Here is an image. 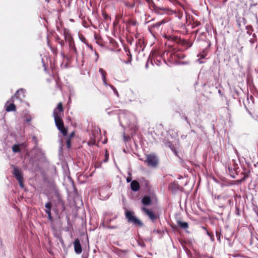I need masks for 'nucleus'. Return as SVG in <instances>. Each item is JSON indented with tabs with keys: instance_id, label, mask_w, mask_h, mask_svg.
Here are the masks:
<instances>
[{
	"instance_id": "1",
	"label": "nucleus",
	"mask_w": 258,
	"mask_h": 258,
	"mask_svg": "<svg viewBox=\"0 0 258 258\" xmlns=\"http://www.w3.org/2000/svg\"><path fill=\"white\" fill-rule=\"evenodd\" d=\"M118 119L121 126H127L134 134L138 130L137 119L136 116L130 112L121 111L118 114Z\"/></svg>"
},
{
	"instance_id": "2",
	"label": "nucleus",
	"mask_w": 258,
	"mask_h": 258,
	"mask_svg": "<svg viewBox=\"0 0 258 258\" xmlns=\"http://www.w3.org/2000/svg\"><path fill=\"white\" fill-rule=\"evenodd\" d=\"M64 35L66 40H68L69 42V54L67 55H66L64 53L61 52V55L63 57H66L67 59H70L74 56L77 58L78 54L72 37L71 36L70 34L66 32V31L64 32Z\"/></svg>"
},
{
	"instance_id": "3",
	"label": "nucleus",
	"mask_w": 258,
	"mask_h": 258,
	"mask_svg": "<svg viewBox=\"0 0 258 258\" xmlns=\"http://www.w3.org/2000/svg\"><path fill=\"white\" fill-rule=\"evenodd\" d=\"M55 125L57 129L61 133L63 136H65L67 135V130L64 127L63 122L61 119V116H59V114L57 116H53Z\"/></svg>"
},
{
	"instance_id": "4",
	"label": "nucleus",
	"mask_w": 258,
	"mask_h": 258,
	"mask_svg": "<svg viewBox=\"0 0 258 258\" xmlns=\"http://www.w3.org/2000/svg\"><path fill=\"white\" fill-rule=\"evenodd\" d=\"M125 215L128 222L132 223L133 224L138 225L139 226H142L143 225L142 222L134 215L133 212L126 211Z\"/></svg>"
},
{
	"instance_id": "5",
	"label": "nucleus",
	"mask_w": 258,
	"mask_h": 258,
	"mask_svg": "<svg viewBox=\"0 0 258 258\" xmlns=\"http://www.w3.org/2000/svg\"><path fill=\"white\" fill-rule=\"evenodd\" d=\"M25 93L26 90L24 89L21 88L19 89L15 94L14 96H12L11 99L7 101V103L9 102H14L15 101V99H17L20 101V102H23L24 99L25 97Z\"/></svg>"
},
{
	"instance_id": "6",
	"label": "nucleus",
	"mask_w": 258,
	"mask_h": 258,
	"mask_svg": "<svg viewBox=\"0 0 258 258\" xmlns=\"http://www.w3.org/2000/svg\"><path fill=\"white\" fill-rule=\"evenodd\" d=\"M145 162L148 165L152 167H156L158 166L159 160L157 156L154 154H148L146 156Z\"/></svg>"
},
{
	"instance_id": "7",
	"label": "nucleus",
	"mask_w": 258,
	"mask_h": 258,
	"mask_svg": "<svg viewBox=\"0 0 258 258\" xmlns=\"http://www.w3.org/2000/svg\"><path fill=\"white\" fill-rule=\"evenodd\" d=\"M155 12L158 14H161L160 11H162L164 14H171L173 11L168 8L154 6L153 7Z\"/></svg>"
},
{
	"instance_id": "8",
	"label": "nucleus",
	"mask_w": 258,
	"mask_h": 258,
	"mask_svg": "<svg viewBox=\"0 0 258 258\" xmlns=\"http://www.w3.org/2000/svg\"><path fill=\"white\" fill-rule=\"evenodd\" d=\"M11 167L13 169L12 173L15 176L17 180L23 179V177L21 170L15 165H12Z\"/></svg>"
},
{
	"instance_id": "9",
	"label": "nucleus",
	"mask_w": 258,
	"mask_h": 258,
	"mask_svg": "<svg viewBox=\"0 0 258 258\" xmlns=\"http://www.w3.org/2000/svg\"><path fill=\"white\" fill-rule=\"evenodd\" d=\"M142 211L148 216L152 221H154L155 220L157 219V216L152 211L145 207L142 208Z\"/></svg>"
},
{
	"instance_id": "10",
	"label": "nucleus",
	"mask_w": 258,
	"mask_h": 258,
	"mask_svg": "<svg viewBox=\"0 0 258 258\" xmlns=\"http://www.w3.org/2000/svg\"><path fill=\"white\" fill-rule=\"evenodd\" d=\"M63 109L62 104L59 102L57 106V107L54 110L53 115V116H57L59 113V116H62L63 114Z\"/></svg>"
},
{
	"instance_id": "11",
	"label": "nucleus",
	"mask_w": 258,
	"mask_h": 258,
	"mask_svg": "<svg viewBox=\"0 0 258 258\" xmlns=\"http://www.w3.org/2000/svg\"><path fill=\"white\" fill-rule=\"evenodd\" d=\"M238 165L235 163L234 160L230 162V165L228 166V170L230 173H234V172H237L238 169Z\"/></svg>"
},
{
	"instance_id": "12",
	"label": "nucleus",
	"mask_w": 258,
	"mask_h": 258,
	"mask_svg": "<svg viewBox=\"0 0 258 258\" xmlns=\"http://www.w3.org/2000/svg\"><path fill=\"white\" fill-rule=\"evenodd\" d=\"M74 245L75 252L77 254H80L82 251V249L80 240L78 239H75Z\"/></svg>"
},
{
	"instance_id": "13",
	"label": "nucleus",
	"mask_w": 258,
	"mask_h": 258,
	"mask_svg": "<svg viewBox=\"0 0 258 258\" xmlns=\"http://www.w3.org/2000/svg\"><path fill=\"white\" fill-rule=\"evenodd\" d=\"M32 151L35 153V157H43L44 155V152L41 148L36 146L32 150Z\"/></svg>"
},
{
	"instance_id": "14",
	"label": "nucleus",
	"mask_w": 258,
	"mask_h": 258,
	"mask_svg": "<svg viewBox=\"0 0 258 258\" xmlns=\"http://www.w3.org/2000/svg\"><path fill=\"white\" fill-rule=\"evenodd\" d=\"M131 188L134 191H138L140 188V184L137 180H133L131 183Z\"/></svg>"
},
{
	"instance_id": "15",
	"label": "nucleus",
	"mask_w": 258,
	"mask_h": 258,
	"mask_svg": "<svg viewBox=\"0 0 258 258\" xmlns=\"http://www.w3.org/2000/svg\"><path fill=\"white\" fill-rule=\"evenodd\" d=\"M179 188V185L176 182L171 183L169 186V188L173 192L177 191Z\"/></svg>"
},
{
	"instance_id": "16",
	"label": "nucleus",
	"mask_w": 258,
	"mask_h": 258,
	"mask_svg": "<svg viewBox=\"0 0 258 258\" xmlns=\"http://www.w3.org/2000/svg\"><path fill=\"white\" fill-rule=\"evenodd\" d=\"M177 225L182 229H186L188 227V224L186 222H183L180 220L177 221Z\"/></svg>"
},
{
	"instance_id": "17",
	"label": "nucleus",
	"mask_w": 258,
	"mask_h": 258,
	"mask_svg": "<svg viewBox=\"0 0 258 258\" xmlns=\"http://www.w3.org/2000/svg\"><path fill=\"white\" fill-rule=\"evenodd\" d=\"M142 202L145 205H149L151 203V200L149 197L145 196L143 198Z\"/></svg>"
},
{
	"instance_id": "18",
	"label": "nucleus",
	"mask_w": 258,
	"mask_h": 258,
	"mask_svg": "<svg viewBox=\"0 0 258 258\" xmlns=\"http://www.w3.org/2000/svg\"><path fill=\"white\" fill-rule=\"evenodd\" d=\"M52 204L50 202L46 203L45 205V212L47 213H51Z\"/></svg>"
},
{
	"instance_id": "19",
	"label": "nucleus",
	"mask_w": 258,
	"mask_h": 258,
	"mask_svg": "<svg viewBox=\"0 0 258 258\" xmlns=\"http://www.w3.org/2000/svg\"><path fill=\"white\" fill-rule=\"evenodd\" d=\"M246 39H248L251 45H252L256 41V35L255 33H253L251 37L246 38Z\"/></svg>"
},
{
	"instance_id": "20",
	"label": "nucleus",
	"mask_w": 258,
	"mask_h": 258,
	"mask_svg": "<svg viewBox=\"0 0 258 258\" xmlns=\"http://www.w3.org/2000/svg\"><path fill=\"white\" fill-rule=\"evenodd\" d=\"M6 110L8 112L15 111L16 110V106L13 103H12L10 105H8L6 108Z\"/></svg>"
},
{
	"instance_id": "21",
	"label": "nucleus",
	"mask_w": 258,
	"mask_h": 258,
	"mask_svg": "<svg viewBox=\"0 0 258 258\" xmlns=\"http://www.w3.org/2000/svg\"><path fill=\"white\" fill-rule=\"evenodd\" d=\"M253 31V30H248V31H247L246 32V33L245 34H244L242 36H240L239 39H242L243 37H244L245 38H248V37H250L252 36V32Z\"/></svg>"
},
{
	"instance_id": "22",
	"label": "nucleus",
	"mask_w": 258,
	"mask_h": 258,
	"mask_svg": "<svg viewBox=\"0 0 258 258\" xmlns=\"http://www.w3.org/2000/svg\"><path fill=\"white\" fill-rule=\"evenodd\" d=\"M12 150L15 153H18V152H20L21 149L18 145H14L12 147Z\"/></svg>"
},
{
	"instance_id": "23",
	"label": "nucleus",
	"mask_w": 258,
	"mask_h": 258,
	"mask_svg": "<svg viewBox=\"0 0 258 258\" xmlns=\"http://www.w3.org/2000/svg\"><path fill=\"white\" fill-rule=\"evenodd\" d=\"M99 72L102 76V79L104 80V78H106V75L105 71L103 69L100 68L99 70Z\"/></svg>"
},
{
	"instance_id": "24",
	"label": "nucleus",
	"mask_w": 258,
	"mask_h": 258,
	"mask_svg": "<svg viewBox=\"0 0 258 258\" xmlns=\"http://www.w3.org/2000/svg\"><path fill=\"white\" fill-rule=\"evenodd\" d=\"M66 144H67V148L68 149H70L71 147V141L70 137H69L67 139V141H66Z\"/></svg>"
},
{
	"instance_id": "25",
	"label": "nucleus",
	"mask_w": 258,
	"mask_h": 258,
	"mask_svg": "<svg viewBox=\"0 0 258 258\" xmlns=\"http://www.w3.org/2000/svg\"><path fill=\"white\" fill-rule=\"evenodd\" d=\"M125 6L126 7L130 8H133L135 7V4L134 3H128L126 2L124 3Z\"/></svg>"
},
{
	"instance_id": "26",
	"label": "nucleus",
	"mask_w": 258,
	"mask_h": 258,
	"mask_svg": "<svg viewBox=\"0 0 258 258\" xmlns=\"http://www.w3.org/2000/svg\"><path fill=\"white\" fill-rule=\"evenodd\" d=\"M109 87L112 89L115 94L118 96L119 94L116 88L113 85H109Z\"/></svg>"
},
{
	"instance_id": "27",
	"label": "nucleus",
	"mask_w": 258,
	"mask_h": 258,
	"mask_svg": "<svg viewBox=\"0 0 258 258\" xmlns=\"http://www.w3.org/2000/svg\"><path fill=\"white\" fill-rule=\"evenodd\" d=\"M19 181V185L21 188H24L23 178L17 180Z\"/></svg>"
},
{
	"instance_id": "28",
	"label": "nucleus",
	"mask_w": 258,
	"mask_h": 258,
	"mask_svg": "<svg viewBox=\"0 0 258 258\" xmlns=\"http://www.w3.org/2000/svg\"><path fill=\"white\" fill-rule=\"evenodd\" d=\"M206 233L208 235H209L212 241H214V236L213 234H212L211 233H210L208 230L206 231Z\"/></svg>"
},
{
	"instance_id": "29",
	"label": "nucleus",
	"mask_w": 258,
	"mask_h": 258,
	"mask_svg": "<svg viewBox=\"0 0 258 258\" xmlns=\"http://www.w3.org/2000/svg\"><path fill=\"white\" fill-rule=\"evenodd\" d=\"M220 235H221V232L220 231H216V237H217V239L218 240H220Z\"/></svg>"
},
{
	"instance_id": "30",
	"label": "nucleus",
	"mask_w": 258,
	"mask_h": 258,
	"mask_svg": "<svg viewBox=\"0 0 258 258\" xmlns=\"http://www.w3.org/2000/svg\"><path fill=\"white\" fill-rule=\"evenodd\" d=\"M181 117L184 119V120H186V122L189 124V125L190 126V123L188 120L187 117L186 116H181Z\"/></svg>"
},
{
	"instance_id": "31",
	"label": "nucleus",
	"mask_w": 258,
	"mask_h": 258,
	"mask_svg": "<svg viewBox=\"0 0 258 258\" xmlns=\"http://www.w3.org/2000/svg\"><path fill=\"white\" fill-rule=\"evenodd\" d=\"M103 84L106 86H109L110 84H108L106 82V78H104V80H102Z\"/></svg>"
},
{
	"instance_id": "32",
	"label": "nucleus",
	"mask_w": 258,
	"mask_h": 258,
	"mask_svg": "<svg viewBox=\"0 0 258 258\" xmlns=\"http://www.w3.org/2000/svg\"><path fill=\"white\" fill-rule=\"evenodd\" d=\"M47 215H48V219L50 221H52V217L51 216V213H47Z\"/></svg>"
},
{
	"instance_id": "33",
	"label": "nucleus",
	"mask_w": 258,
	"mask_h": 258,
	"mask_svg": "<svg viewBox=\"0 0 258 258\" xmlns=\"http://www.w3.org/2000/svg\"><path fill=\"white\" fill-rule=\"evenodd\" d=\"M130 139V137L129 136H123V140L124 142H127L128 140Z\"/></svg>"
},
{
	"instance_id": "34",
	"label": "nucleus",
	"mask_w": 258,
	"mask_h": 258,
	"mask_svg": "<svg viewBox=\"0 0 258 258\" xmlns=\"http://www.w3.org/2000/svg\"><path fill=\"white\" fill-rule=\"evenodd\" d=\"M236 214L238 216H239L240 215V212H239V208L236 207Z\"/></svg>"
},
{
	"instance_id": "35",
	"label": "nucleus",
	"mask_w": 258,
	"mask_h": 258,
	"mask_svg": "<svg viewBox=\"0 0 258 258\" xmlns=\"http://www.w3.org/2000/svg\"><path fill=\"white\" fill-rule=\"evenodd\" d=\"M246 29L247 30V31H248V30H252V26H247L246 27Z\"/></svg>"
},
{
	"instance_id": "36",
	"label": "nucleus",
	"mask_w": 258,
	"mask_h": 258,
	"mask_svg": "<svg viewBox=\"0 0 258 258\" xmlns=\"http://www.w3.org/2000/svg\"><path fill=\"white\" fill-rule=\"evenodd\" d=\"M132 181V177H128L126 178V182H130Z\"/></svg>"
},
{
	"instance_id": "37",
	"label": "nucleus",
	"mask_w": 258,
	"mask_h": 258,
	"mask_svg": "<svg viewBox=\"0 0 258 258\" xmlns=\"http://www.w3.org/2000/svg\"><path fill=\"white\" fill-rule=\"evenodd\" d=\"M108 155H107V153H106V158L105 159L103 160V162H106L107 161H108Z\"/></svg>"
},
{
	"instance_id": "38",
	"label": "nucleus",
	"mask_w": 258,
	"mask_h": 258,
	"mask_svg": "<svg viewBox=\"0 0 258 258\" xmlns=\"http://www.w3.org/2000/svg\"><path fill=\"white\" fill-rule=\"evenodd\" d=\"M168 146L170 148V149H172V147H173V145L170 142H169L168 143Z\"/></svg>"
},
{
	"instance_id": "39",
	"label": "nucleus",
	"mask_w": 258,
	"mask_h": 258,
	"mask_svg": "<svg viewBox=\"0 0 258 258\" xmlns=\"http://www.w3.org/2000/svg\"><path fill=\"white\" fill-rule=\"evenodd\" d=\"M95 55L96 56V60H95V61H96L97 60L98 57H99V55H98V54L97 53V52H96V51L95 52Z\"/></svg>"
},
{
	"instance_id": "40",
	"label": "nucleus",
	"mask_w": 258,
	"mask_h": 258,
	"mask_svg": "<svg viewBox=\"0 0 258 258\" xmlns=\"http://www.w3.org/2000/svg\"><path fill=\"white\" fill-rule=\"evenodd\" d=\"M103 16L104 18L105 19H107L109 17H108V15H107L106 14H103Z\"/></svg>"
},
{
	"instance_id": "41",
	"label": "nucleus",
	"mask_w": 258,
	"mask_h": 258,
	"mask_svg": "<svg viewBox=\"0 0 258 258\" xmlns=\"http://www.w3.org/2000/svg\"><path fill=\"white\" fill-rule=\"evenodd\" d=\"M228 203L229 205H231L233 203V201L232 200H229L228 201Z\"/></svg>"
},
{
	"instance_id": "42",
	"label": "nucleus",
	"mask_w": 258,
	"mask_h": 258,
	"mask_svg": "<svg viewBox=\"0 0 258 258\" xmlns=\"http://www.w3.org/2000/svg\"><path fill=\"white\" fill-rule=\"evenodd\" d=\"M108 228H110V229H114V228H116V226H109V227H108Z\"/></svg>"
},
{
	"instance_id": "43",
	"label": "nucleus",
	"mask_w": 258,
	"mask_h": 258,
	"mask_svg": "<svg viewBox=\"0 0 258 258\" xmlns=\"http://www.w3.org/2000/svg\"><path fill=\"white\" fill-rule=\"evenodd\" d=\"M246 178H247V175H244L243 178L241 179V180L240 181H243Z\"/></svg>"
},
{
	"instance_id": "44",
	"label": "nucleus",
	"mask_w": 258,
	"mask_h": 258,
	"mask_svg": "<svg viewBox=\"0 0 258 258\" xmlns=\"http://www.w3.org/2000/svg\"><path fill=\"white\" fill-rule=\"evenodd\" d=\"M223 198V197L222 195H219L217 197L218 199H220L221 198Z\"/></svg>"
},
{
	"instance_id": "45",
	"label": "nucleus",
	"mask_w": 258,
	"mask_h": 258,
	"mask_svg": "<svg viewBox=\"0 0 258 258\" xmlns=\"http://www.w3.org/2000/svg\"><path fill=\"white\" fill-rule=\"evenodd\" d=\"M178 40V38L177 37H175L174 38V39L173 40L174 41H177Z\"/></svg>"
},
{
	"instance_id": "46",
	"label": "nucleus",
	"mask_w": 258,
	"mask_h": 258,
	"mask_svg": "<svg viewBox=\"0 0 258 258\" xmlns=\"http://www.w3.org/2000/svg\"><path fill=\"white\" fill-rule=\"evenodd\" d=\"M202 228H203V229L205 230H206V231L207 230V229H206V227H202Z\"/></svg>"
},
{
	"instance_id": "47",
	"label": "nucleus",
	"mask_w": 258,
	"mask_h": 258,
	"mask_svg": "<svg viewBox=\"0 0 258 258\" xmlns=\"http://www.w3.org/2000/svg\"><path fill=\"white\" fill-rule=\"evenodd\" d=\"M73 135H74V133H72L70 135V137H70V138H71V137L73 136Z\"/></svg>"
},
{
	"instance_id": "48",
	"label": "nucleus",
	"mask_w": 258,
	"mask_h": 258,
	"mask_svg": "<svg viewBox=\"0 0 258 258\" xmlns=\"http://www.w3.org/2000/svg\"><path fill=\"white\" fill-rule=\"evenodd\" d=\"M89 47H90V48L91 49H92V50L93 49V48H92V46H90Z\"/></svg>"
},
{
	"instance_id": "49",
	"label": "nucleus",
	"mask_w": 258,
	"mask_h": 258,
	"mask_svg": "<svg viewBox=\"0 0 258 258\" xmlns=\"http://www.w3.org/2000/svg\"><path fill=\"white\" fill-rule=\"evenodd\" d=\"M191 132H192V133H195V131H194V130H191Z\"/></svg>"
},
{
	"instance_id": "50",
	"label": "nucleus",
	"mask_w": 258,
	"mask_h": 258,
	"mask_svg": "<svg viewBox=\"0 0 258 258\" xmlns=\"http://www.w3.org/2000/svg\"><path fill=\"white\" fill-rule=\"evenodd\" d=\"M27 121H30V119H27Z\"/></svg>"
},
{
	"instance_id": "51",
	"label": "nucleus",
	"mask_w": 258,
	"mask_h": 258,
	"mask_svg": "<svg viewBox=\"0 0 258 258\" xmlns=\"http://www.w3.org/2000/svg\"><path fill=\"white\" fill-rule=\"evenodd\" d=\"M198 126H199V127H202L201 125H199Z\"/></svg>"
},
{
	"instance_id": "52",
	"label": "nucleus",
	"mask_w": 258,
	"mask_h": 258,
	"mask_svg": "<svg viewBox=\"0 0 258 258\" xmlns=\"http://www.w3.org/2000/svg\"><path fill=\"white\" fill-rule=\"evenodd\" d=\"M178 113H179V114L181 116L180 113L179 112Z\"/></svg>"
}]
</instances>
